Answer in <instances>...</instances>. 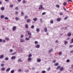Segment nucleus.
I'll use <instances>...</instances> for the list:
<instances>
[{
	"instance_id": "obj_1",
	"label": "nucleus",
	"mask_w": 73,
	"mask_h": 73,
	"mask_svg": "<svg viewBox=\"0 0 73 73\" xmlns=\"http://www.w3.org/2000/svg\"><path fill=\"white\" fill-rule=\"evenodd\" d=\"M39 9L40 10H44V8L43 7V6L42 5H40V7L39 8Z\"/></svg>"
},
{
	"instance_id": "obj_2",
	"label": "nucleus",
	"mask_w": 73,
	"mask_h": 73,
	"mask_svg": "<svg viewBox=\"0 0 73 73\" xmlns=\"http://www.w3.org/2000/svg\"><path fill=\"white\" fill-rule=\"evenodd\" d=\"M16 26H14L13 27L12 30L13 31H16Z\"/></svg>"
},
{
	"instance_id": "obj_3",
	"label": "nucleus",
	"mask_w": 73,
	"mask_h": 73,
	"mask_svg": "<svg viewBox=\"0 0 73 73\" xmlns=\"http://www.w3.org/2000/svg\"><path fill=\"white\" fill-rule=\"evenodd\" d=\"M44 30L45 32H47L48 30H47V27H45L44 28Z\"/></svg>"
},
{
	"instance_id": "obj_4",
	"label": "nucleus",
	"mask_w": 73,
	"mask_h": 73,
	"mask_svg": "<svg viewBox=\"0 0 73 73\" xmlns=\"http://www.w3.org/2000/svg\"><path fill=\"white\" fill-rule=\"evenodd\" d=\"M40 47V45L39 44H37L35 46V48H39Z\"/></svg>"
},
{
	"instance_id": "obj_5",
	"label": "nucleus",
	"mask_w": 73,
	"mask_h": 73,
	"mask_svg": "<svg viewBox=\"0 0 73 73\" xmlns=\"http://www.w3.org/2000/svg\"><path fill=\"white\" fill-rule=\"evenodd\" d=\"M11 60H15V59H16V56H12L11 58Z\"/></svg>"
},
{
	"instance_id": "obj_6",
	"label": "nucleus",
	"mask_w": 73,
	"mask_h": 73,
	"mask_svg": "<svg viewBox=\"0 0 73 73\" xmlns=\"http://www.w3.org/2000/svg\"><path fill=\"white\" fill-rule=\"evenodd\" d=\"M71 35H72V34L70 33H69L67 34V35L68 36V37L71 36Z\"/></svg>"
},
{
	"instance_id": "obj_7",
	"label": "nucleus",
	"mask_w": 73,
	"mask_h": 73,
	"mask_svg": "<svg viewBox=\"0 0 73 73\" xmlns=\"http://www.w3.org/2000/svg\"><path fill=\"white\" fill-rule=\"evenodd\" d=\"M52 51H53V48H50L48 51V53H50L51 52H52Z\"/></svg>"
},
{
	"instance_id": "obj_8",
	"label": "nucleus",
	"mask_w": 73,
	"mask_h": 73,
	"mask_svg": "<svg viewBox=\"0 0 73 73\" xmlns=\"http://www.w3.org/2000/svg\"><path fill=\"white\" fill-rule=\"evenodd\" d=\"M60 70H61V71H62L64 70V67H60Z\"/></svg>"
},
{
	"instance_id": "obj_9",
	"label": "nucleus",
	"mask_w": 73,
	"mask_h": 73,
	"mask_svg": "<svg viewBox=\"0 0 73 73\" xmlns=\"http://www.w3.org/2000/svg\"><path fill=\"white\" fill-rule=\"evenodd\" d=\"M41 59L38 58L37 59V61L38 62H41Z\"/></svg>"
},
{
	"instance_id": "obj_10",
	"label": "nucleus",
	"mask_w": 73,
	"mask_h": 73,
	"mask_svg": "<svg viewBox=\"0 0 73 73\" xmlns=\"http://www.w3.org/2000/svg\"><path fill=\"white\" fill-rule=\"evenodd\" d=\"M27 23H30V21H31V19H28L27 20Z\"/></svg>"
},
{
	"instance_id": "obj_11",
	"label": "nucleus",
	"mask_w": 73,
	"mask_h": 73,
	"mask_svg": "<svg viewBox=\"0 0 73 73\" xmlns=\"http://www.w3.org/2000/svg\"><path fill=\"white\" fill-rule=\"evenodd\" d=\"M57 21H61V18H58L57 19Z\"/></svg>"
},
{
	"instance_id": "obj_12",
	"label": "nucleus",
	"mask_w": 73,
	"mask_h": 73,
	"mask_svg": "<svg viewBox=\"0 0 73 73\" xmlns=\"http://www.w3.org/2000/svg\"><path fill=\"white\" fill-rule=\"evenodd\" d=\"M27 60L29 61H31V60H32V58H28Z\"/></svg>"
},
{
	"instance_id": "obj_13",
	"label": "nucleus",
	"mask_w": 73,
	"mask_h": 73,
	"mask_svg": "<svg viewBox=\"0 0 73 73\" xmlns=\"http://www.w3.org/2000/svg\"><path fill=\"white\" fill-rule=\"evenodd\" d=\"M23 61L21 60V59H19L18 60V62H22Z\"/></svg>"
},
{
	"instance_id": "obj_14",
	"label": "nucleus",
	"mask_w": 73,
	"mask_h": 73,
	"mask_svg": "<svg viewBox=\"0 0 73 73\" xmlns=\"http://www.w3.org/2000/svg\"><path fill=\"white\" fill-rule=\"evenodd\" d=\"M4 57V55H1L0 56V59H2V58H3Z\"/></svg>"
},
{
	"instance_id": "obj_15",
	"label": "nucleus",
	"mask_w": 73,
	"mask_h": 73,
	"mask_svg": "<svg viewBox=\"0 0 73 73\" xmlns=\"http://www.w3.org/2000/svg\"><path fill=\"white\" fill-rule=\"evenodd\" d=\"M68 43V41H65L64 42V45H67Z\"/></svg>"
},
{
	"instance_id": "obj_16",
	"label": "nucleus",
	"mask_w": 73,
	"mask_h": 73,
	"mask_svg": "<svg viewBox=\"0 0 73 73\" xmlns=\"http://www.w3.org/2000/svg\"><path fill=\"white\" fill-rule=\"evenodd\" d=\"M5 70V67L2 68L1 69V70H2V71H4V70Z\"/></svg>"
},
{
	"instance_id": "obj_17",
	"label": "nucleus",
	"mask_w": 73,
	"mask_h": 73,
	"mask_svg": "<svg viewBox=\"0 0 73 73\" xmlns=\"http://www.w3.org/2000/svg\"><path fill=\"white\" fill-rule=\"evenodd\" d=\"M5 8H4V7H2L1 8V9L2 11H4V10L5 9Z\"/></svg>"
},
{
	"instance_id": "obj_18",
	"label": "nucleus",
	"mask_w": 73,
	"mask_h": 73,
	"mask_svg": "<svg viewBox=\"0 0 73 73\" xmlns=\"http://www.w3.org/2000/svg\"><path fill=\"white\" fill-rule=\"evenodd\" d=\"M33 20L34 21H37V18H34Z\"/></svg>"
},
{
	"instance_id": "obj_19",
	"label": "nucleus",
	"mask_w": 73,
	"mask_h": 73,
	"mask_svg": "<svg viewBox=\"0 0 73 73\" xmlns=\"http://www.w3.org/2000/svg\"><path fill=\"white\" fill-rule=\"evenodd\" d=\"M11 70V68H8L7 69H6V72H9Z\"/></svg>"
},
{
	"instance_id": "obj_20",
	"label": "nucleus",
	"mask_w": 73,
	"mask_h": 73,
	"mask_svg": "<svg viewBox=\"0 0 73 73\" xmlns=\"http://www.w3.org/2000/svg\"><path fill=\"white\" fill-rule=\"evenodd\" d=\"M4 15H1V19H3L4 18Z\"/></svg>"
},
{
	"instance_id": "obj_21",
	"label": "nucleus",
	"mask_w": 73,
	"mask_h": 73,
	"mask_svg": "<svg viewBox=\"0 0 73 73\" xmlns=\"http://www.w3.org/2000/svg\"><path fill=\"white\" fill-rule=\"evenodd\" d=\"M27 3V1H25V0H23V4H25V3Z\"/></svg>"
},
{
	"instance_id": "obj_22",
	"label": "nucleus",
	"mask_w": 73,
	"mask_h": 73,
	"mask_svg": "<svg viewBox=\"0 0 73 73\" xmlns=\"http://www.w3.org/2000/svg\"><path fill=\"white\" fill-rule=\"evenodd\" d=\"M25 27L26 28H28V24H27L25 25Z\"/></svg>"
},
{
	"instance_id": "obj_23",
	"label": "nucleus",
	"mask_w": 73,
	"mask_h": 73,
	"mask_svg": "<svg viewBox=\"0 0 73 73\" xmlns=\"http://www.w3.org/2000/svg\"><path fill=\"white\" fill-rule=\"evenodd\" d=\"M27 34H28V35H29V36H31L32 35V34L31 33H30V32L29 33H27Z\"/></svg>"
},
{
	"instance_id": "obj_24",
	"label": "nucleus",
	"mask_w": 73,
	"mask_h": 73,
	"mask_svg": "<svg viewBox=\"0 0 73 73\" xmlns=\"http://www.w3.org/2000/svg\"><path fill=\"white\" fill-rule=\"evenodd\" d=\"M54 66H58V63H56L54 64Z\"/></svg>"
},
{
	"instance_id": "obj_25",
	"label": "nucleus",
	"mask_w": 73,
	"mask_h": 73,
	"mask_svg": "<svg viewBox=\"0 0 73 73\" xmlns=\"http://www.w3.org/2000/svg\"><path fill=\"white\" fill-rule=\"evenodd\" d=\"M71 42H70V44H72V43H73V38H72L71 39Z\"/></svg>"
},
{
	"instance_id": "obj_26",
	"label": "nucleus",
	"mask_w": 73,
	"mask_h": 73,
	"mask_svg": "<svg viewBox=\"0 0 73 73\" xmlns=\"http://www.w3.org/2000/svg\"><path fill=\"white\" fill-rule=\"evenodd\" d=\"M61 68V66H58V67H57L56 68V69H60V68Z\"/></svg>"
},
{
	"instance_id": "obj_27",
	"label": "nucleus",
	"mask_w": 73,
	"mask_h": 73,
	"mask_svg": "<svg viewBox=\"0 0 73 73\" xmlns=\"http://www.w3.org/2000/svg\"><path fill=\"white\" fill-rule=\"evenodd\" d=\"M24 72H29V70H25Z\"/></svg>"
},
{
	"instance_id": "obj_28",
	"label": "nucleus",
	"mask_w": 73,
	"mask_h": 73,
	"mask_svg": "<svg viewBox=\"0 0 73 73\" xmlns=\"http://www.w3.org/2000/svg\"><path fill=\"white\" fill-rule=\"evenodd\" d=\"M20 42H24V39H21Z\"/></svg>"
},
{
	"instance_id": "obj_29",
	"label": "nucleus",
	"mask_w": 73,
	"mask_h": 73,
	"mask_svg": "<svg viewBox=\"0 0 73 73\" xmlns=\"http://www.w3.org/2000/svg\"><path fill=\"white\" fill-rule=\"evenodd\" d=\"M63 5H67V3L66 2H64L63 3Z\"/></svg>"
},
{
	"instance_id": "obj_30",
	"label": "nucleus",
	"mask_w": 73,
	"mask_h": 73,
	"mask_svg": "<svg viewBox=\"0 0 73 73\" xmlns=\"http://www.w3.org/2000/svg\"><path fill=\"white\" fill-rule=\"evenodd\" d=\"M36 31L37 32H39L40 31V29H36Z\"/></svg>"
},
{
	"instance_id": "obj_31",
	"label": "nucleus",
	"mask_w": 73,
	"mask_h": 73,
	"mask_svg": "<svg viewBox=\"0 0 73 73\" xmlns=\"http://www.w3.org/2000/svg\"><path fill=\"white\" fill-rule=\"evenodd\" d=\"M50 23H51V24H53V21L52 20H51L50 21Z\"/></svg>"
},
{
	"instance_id": "obj_32",
	"label": "nucleus",
	"mask_w": 73,
	"mask_h": 73,
	"mask_svg": "<svg viewBox=\"0 0 73 73\" xmlns=\"http://www.w3.org/2000/svg\"><path fill=\"white\" fill-rule=\"evenodd\" d=\"M25 40H27V41H28V40H29V38H25Z\"/></svg>"
},
{
	"instance_id": "obj_33",
	"label": "nucleus",
	"mask_w": 73,
	"mask_h": 73,
	"mask_svg": "<svg viewBox=\"0 0 73 73\" xmlns=\"http://www.w3.org/2000/svg\"><path fill=\"white\" fill-rule=\"evenodd\" d=\"M56 7H57V8H60V5H56Z\"/></svg>"
},
{
	"instance_id": "obj_34",
	"label": "nucleus",
	"mask_w": 73,
	"mask_h": 73,
	"mask_svg": "<svg viewBox=\"0 0 73 73\" xmlns=\"http://www.w3.org/2000/svg\"><path fill=\"white\" fill-rule=\"evenodd\" d=\"M31 56H32V54H30L28 55V57H29V58L30 57H31Z\"/></svg>"
},
{
	"instance_id": "obj_35",
	"label": "nucleus",
	"mask_w": 73,
	"mask_h": 73,
	"mask_svg": "<svg viewBox=\"0 0 73 73\" xmlns=\"http://www.w3.org/2000/svg\"><path fill=\"white\" fill-rule=\"evenodd\" d=\"M15 20H20V19H19V17H16L15 18Z\"/></svg>"
},
{
	"instance_id": "obj_36",
	"label": "nucleus",
	"mask_w": 73,
	"mask_h": 73,
	"mask_svg": "<svg viewBox=\"0 0 73 73\" xmlns=\"http://www.w3.org/2000/svg\"><path fill=\"white\" fill-rule=\"evenodd\" d=\"M9 59V58H8L6 57L5 58V60H8Z\"/></svg>"
},
{
	"instance_id": "obj_37",
	"label": "nucleus",
	"mask_w": 73,
	"mask_h": 73,
	"mask_svg": "<svg viewBox=\"0 0 73 73\" xmlns=\"http://www.w3.org/2000/svg\"><path fill=\"white\" fill-rule=\"evenodd\" d=\"M15 72V70H12L11 71V73H13Z\"/></svg>"
},
{
	"instance_id": "obj_38",
	"label": "nucleus",
	"mask_w": 73,
	"mask_h": 73,
	"mask_svg": "<svg viewBox=\"0 0 73 73\" xmlns=\"http://www.w3.org/2000/svg\"><path fill=\"white\" fill-rule=\"evenodd\" d=\"M13 52V50L12 49H11L10 50V53H12Z\"/></svg>"
},
{
	"instance_id": "obj_39",
	"label": "nucleus",
	"mask_w": 73,
	"mask_h": 73,
	"mask_svg": "<svg viewBox=\"0 0 73 73\" xmlns=\"http://www.w3.org/2000/svg\"><path fill=\"white\" fill-rule=\"evenodd\" d=\"M34 27L35 26H34V25H32L31 27V28L32 29H33Z\"/></svg>"
},
{
	"instance_id": "obj_40",
	"label": "nucleus",
	"mask_w": 73,
	"mask_h": 73,
	"mask_svg": "<svg viewBox=\"0 0 73 73\" xmlns=\"http://www.w3.org/2000/svg\"><path fill=\"white\" fill-rule=\"evenodd\" d=\"M42 73H46V71L45 70H43L42 71Z\"/></svg>"
},
{
	"instance_id": "obj_41",
	"label": "nucleus",
	"mask_w": 73,
	"mask_h": 73,
	"mask_svg": "<svg viewBox=\"0 0 73 73\" xmlns=\"http://www.w3.org/2000/svg\"><path fill=\"white\" fill-rule=\"evenodd\" d=\"M35 44H38V42L37 41H35Z\"/></svg>"
},
{
	"instance_id": "obj_42",
	"label": "nucleus",
	"mask_w": 73,
	"mask_h": 73,
	"mask_svg": "<svg viewBox=\"0 0 73 73\" xmlns=\"http://www.w3.org/2000/svg\"><path fill=\"white\" fill-rule=\"evenodd\" d=\"M15 9H16V10H17V11H18V10H19V8H18L17 7H15Z\"/></svg>"
},
{
	"instance_id": "obj_43",
	"label": "nucleus",
	"mask_w": 73,
	"mask_h": 73,
	"mask_svg": "<svg viewBox=\"0 0 73 73\" xmlns=\"http://www.w3.org/2000/svg\"><path fill=\"white\" fill-rule=\"evenodd\" d=\"M13 7V5H10V7H11V8H12Z\"/></svg>"
},
{
	"instance_id": "obj_44",
	"label": "nucleus",
	"mask_w": 73,
	"mask_h": 73,
	"mask_svg": "<svg viewBox=\"0 0 73 73\" xmlns=\"http://www.w3.org/2000/svg\"><path fill=\"white\" fill-rule=\"evenodd\" d=\"M46 14V12H44L43 13H42V15H45Z\"/></svg>"
},
{
	"instance_id": "obj_45",
	"label": "nucleus",
	"mask_w": 73,
	"mask_h": 73,
	"mask_svg": "<svg viewBox=\"0 0 73 73\" xmlns=\"http://www.w3.org/2000/svg\"><path fill=\"white\" fill-rule=\"evenodd\" d=\"M63 9H64V10L65 11H66V9L64 7H63Z\"/></svg>"
},
{
	"instance_id": "obj_46",
	"label": "nucleus",
	"mask_w": 73,
	"mask_h": 73,
	"mask_svg": "<svg viewBox=\"0 0 73 73\" xmlns=\"http://www.w3.org/2000/svg\"><path fill=\"white\" fill-rule=\"evenodd\" d=\"M5 20H8V17H5Z\"/></svg>"
},
{
	"instance_id": "obj_47",
	"label": "nucleus",
	"mask_w": 73,
	"mask_h": 73,
	"mask_svg": "<svg viewBox=\"0 0 73 73\" xmlns=\"http://www.w3.org/2000/svg\"><path fill=\"white\" fill-rule=\"evenodd\" d=\"M67 62H70V60L69 59H68L66 60Z\"/></svg>"
},
{
	"instance_id": "obj_48",
	"label": "nucleus",
	"mask_w": 73,
	"mask_h": 73,
	"mask_svg": "<svg viewBox=\"0 0 73 73\" xmlns=\"http://www.w3.org/2000/svg\"><path fill=\"white\" fill-rule=\"evenodd\" d=\"M25 19H28V16H25Z\"/></svg>"
},
{
	"instance_id": "obj_49",
	"label": "nucleus",
	"mask_w": 73,
	"mask_h": 73,
	"mask_svg": "<svg viewBox=\"0 0 73 73\" xmlns=\"http://www.w3.org/2000/svg\"><path fill=\"white\" fill-rule=\"evenodd\" d=\"M62 54V52H60L58 53L59 55H61V54Z\"/></svg>"
},
{
	"instance_id": "obj_50",
	"label": "nucleus",
	"mask_w": 73,
	"mask_h": 73,
	"mask_svg": "<svg viewBox=\"0 0 73 73\" xmlns=\"http://www.w3.org/2000/svg\"><path fill=\"white\" fill-rule=\"evenodd\" d=\"M73 47V45H70L69 46V48H72Z\"/></svg>"
},
{
	"instance_id": "obj_51",
	"label": "nucleus",
	"mask_w": 73,
	"mask_h": 73,
	"mask_svg": "<svg viewBox=\"0 0 73 73\" xmlns=\"http://www.w3.org/2000/svg\"><path fill=\"white\" fill-rule=\"evenodd\" d=\"M18 13H19V12H16L15 13V14L16 15H17Z\"/></svg>"
},
{
	"instance_id": "obj_52",
	"label": "nucleus",
	"mask_w": 73,
	"mask_h": 73,
	"mask_svg": "<svg viewBox=\"0 0 73 73\" xmlns=\"http://www.w3.org/2000/svg\"><path fill=\"white\" fill-rule=\"evenodd\" d=\"M68 17H65L64 18V20H66L68 19Z\"/></svg>"
},
{
	"instance_id": "obj_53",
	"label": "nucleus",
	"mask_w": 73,
	"mask_h": 73,
	"mask_svg": "<svg viewBox=\"0 0 73 73\" xmlns=\"http://www.w3.org/2000/svg\"><path fill=\"white\" fill-rule=\"evenodd\" d=\"M50 70V67L48 68V69H47V70L48 71H49Z\"/></svg>"
},
{
	"instance_id": "obj_54",
	"label": "nucleus",
	"mask_w": 73,
	"mask_h": 73,
	"mask_svg": "<svg viewBox=\"0 0 73 73\" xmlns=\"http://www.w3.org/2000/svg\"><path fill=\"white\" fill-rule=\"evenodd\" d=\"M21 15H24V13H23V12H22L21 13Z\"/></svg>"
},
{
	"instance_id": "obj_55",
	"label": "nucleus",
	"mask_w": 73,
	"mask_h": 73,
	"mask_svg": "<svg viewBox=\"0 0 73 73\" xmlns=\"http://www.w3.org/2000/svg\"><path fill=\"white\" fill-rule=\"evenodd\" d=\"M67 2H72V0H68L67 1Z\"/></svg>"
},
{
	"instance_id": "obj_56",
	"label": "nucleus",
	"mask_w": 73,
	"mask_h": 73,
	"mask_svg": "<svg viewBox=\"0 0 73 73\" xmlns=\"http://www.w3.org/2000/svg\"><path fill=\"white\" fill-rule=\"evenodd\" d=\"M24 37V35H21V38H23Z\"/></svg>"
},
{
	"instance_id": "obj_57",
	"label": "nucleus",
	"mask_w": 73,
	"mask_h": 73,
	"mask_svg": "<svg viewBox=\"0 0 73 73\" xmlns=\"http://www.w3.org/2000/svg\"><path fill=\"white\" fill-rule=\"evenodd\" d=\"M3 41V40L2 39H0V42H1Z\"/></svg>"
},
{
	"instance_id": "obj_58",
	"label": "nucleus",
	"mask_w": 73,
	"mask_h": 73,
	"mask_svg": "<svg viewBox=\"0 0 73 73\" xmlns=\"http://www.w3.org/2000/svg\"><path fill=\"white\" fill-rule=\"evenodd\" d=\"M70 39V38H67L66 40H69Z\"/></svg>"
},
{
	"instance_id": "obj_59",
	"label": "nucleus",
	"mask_w": 73,
	"mask_h": 73,
	"mask_svg": "<svg viewBox=\"0 0 73 73\" xmlns=\"http://www.w3.org/2000/svg\"><path fill=\"white\" fill-rule=\"evenodd\" d=\"M5 39L6 40H9V38H6Z\"/></svg>"
},
{
	"instance_id": "obj_60",
	"label": "nucleus",
	"mask_w": 73,
	"mask_h": 73,
	"mask_svg": "<svg viewBox=\"0 0 73 73\" xmlns=\"http://www.w3.org/2000/svg\"><path fill=\"white\" fill-rule=\"evenodd\" d=\"M56 62V60H54L53 61V62L54 63L55 62Z\"/></svg>"
},
{
	"instance_id": "obj_61",
	"label": "nucleus",
	"mask_w": 73,
	"mask_h": 73,
	"mask_svg": "<svg viewBox=\"0 0 73 73\" xmlns=\"http://www.w3.org/2000/svg\"><path fill=\"white\" fill-rule=\"evenodd\" d=\"M60 15H63V13H60Z\"/></svg>"
},
{
	"instance_id": "obj_62",
	"label": "nucleus",
	"mask_w": 73,
	"mask_h": 73,
	"mask_svg": "<svg viewBox=\"0 0 73 73\" xmlns=\"http://www.w3.org/2000/svg\"><path fill=\"white\" fill-rule=\"evenodd\" d=\"M3 65L4 66V64H1V66L3 67Z\"/></svg>"
},
{
	"instance_id": "obj_63",
	"label": "nucleus",
	"mask_w": 73,
	"mask_h": 73,
	"mask_svg": "<svg viewBox=\"0 0 73 73\" xmlns=\"http://www.w3.org/2000/svg\"><path fill=\"white\" fill-rule=\"evenodd\" d=\"M3 42H5V40H3Z\"/></svg>"
},
{
	"instance_id": "obj_64",
	"label": "nucleus",
	"mask_w": 73,
	"mask_h": 73,
	"mask_svg": "<svg viewBox=\"0 0 73 73\" xmlns=\"http://www.w3.org/2000/svg\"><path fill=\"white\" fill-rule=\"evenodd\" d=\"M58 40H56V41H55V42L56 43H58Z\"/></svg>"
}]
</instances>
